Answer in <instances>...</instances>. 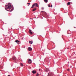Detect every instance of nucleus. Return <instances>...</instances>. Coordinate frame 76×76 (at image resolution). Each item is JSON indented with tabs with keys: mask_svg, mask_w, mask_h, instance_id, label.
I'll list each match as a JSON object with an SVG mask.
<instances>
[{
	"mask_svg": "<svg viewBox=\"0 0 76 76\" xmlns=\"http://www.w3.org/2000/svg\"><path fill=\"white\" fill-rule=\"evenodd\" d=\"M27 4H29H29H30V3H27Z\"/></svg>",
	"mask_w": 76,
	"mask_h": 76,
	"instance_id": "nucleus-16",
	"label": "nucleus"
},
{
	"mask_svg": "<svg viewBox=\"0 0 76 76\" xmlns=\"http://www.w3.org/2000/svg\"><path fill=\"white\" fill-rule=\"evenodd\" d=\"M12 7V6H11L10 4H8L7 5L5 6V9L6 10H7V11H9V12H12L13 9H12L11 10Z\"/></svg>",
	"mask_w": 76,
	"mask_h": 76,
	"instance_id": "nucleus-1",
	"label": "nucleus"
},
{
	"mask_svg": "<svg viewBox=\"0 0 76 76\" xmlns=\"http://www.w3.org/2000/svg\"><path fill=\"white\" fill-rule=\"evenodd\" d=\"M20 66H23V65L21 63L20 64Z\"/></svg>",
	"mask_w": 76,
	"mask_h": 76,
	"instance_id": "nucleus-14",
	"label": "nucleus"
},
{
	"mask_svg": "<svg viewBox=\"0 0 76 76\" xmlns=\"http://www.w3.org/2000/svg\"><path fill=\"white\" fill-rule=\"evenodd\" d=\"M68 71H69V69H68Z\"/></svg>",
	"mask_w": 76,
	"mask_h": 76,
	"instance_id": "nucleus-21",
	"label": "nucleus"
},
{
	"mask_svg": "<svg viewBox=\"0 0 76 76\" xmlns=\"http://www.w3.org/2000/svg\"><path fill=\"white\" fill-rule=\"evenodd\" d=\"M36 10V8H34L33 10V11L34 12L35 11V10Z\"/></svg>",
	"mask_w": 76,
	"mask_h": 76,
	"instance_id": "nucleus-13",
	"label": "nucleus"
},
{
	"mask_svg": "<svg viewBox=\"0 0 76 76\" xmlns=\"http://www.w3.org/2000/svg\"><path fill=\"white\" fill-rule=\"evenodd\" d=\"M38 4L37 3L34 4L32 6L31 8H34V7H38Z\"/></svg>",
	"mask_w": 76,
	"mask_h": 76,
	"instance_id": "nucleus-2",
	"label": "nucleus"
},
{
	"mask_svg": "<svg viewBox=\"0 0 76 76\" xmlns=\"http://www.w3.org/2000/svg\"><path fill=\"white\" fill-rule=\"evenodd\" d=\"M67 4L68 5H70V2H68Z\"/></svg>",
	"mask_w": 76,
	"mask_h": 76,
	"instance_id": "nucleus-12",
	"label": "nucleus"
},
{
	"mask_svg": "<svg viewBox=\"0 0 76 76\" xmlns=\"http://www.w3.org/2000/svg\"><path fill=\"white\" fill-rule=\"evenodd\" d=\"M51 6V7H53V5H52Z\"/></svg>",
	"mask_w": 76,
	"mask_h": 76,
	"instance_id": "nucleus-18",
	"label": "nucleus"
},
{
	"mask_svg": "<svg viewBox=\"0 0 76 76\" xmlns=\"http://www.w3.org/2000/svg\"><path fill=\"white\" fill-rule=\"evenodd\" d=\"M28 50L29 51H31L32 50V49L31 47H29L28 48Z\"/></svg>",
	"mask_w": 76,
	"mask_h": 76,
	"instance_id": "nucleus-3",
	"label": "nucleus"
},
{
	"mask_svg": "<svg viewBox=\"0 0 76 76\" xmlns=\"http://www.w3.org/2000/svg\"><path fill=\"white\" fill-rule=\"evenodd\" d=\"M15 42H17L18 44V42H20L19 41V40H16L15 41Z\"/></svg>",
	"mask_w": 76,
	"mask_h": 76,
	"instance_id": "nucleus-8",
	"label": "nucleus"
},
{
	"mask_svg": "<svg viewBox=\"0 0 76 76\" xmlns=\"http://www.w3.org/2000/svg\"><path fill=\"white\" fill-rule=\"evenodd\" d=\"M39 71H41V69H39Z\"/></svg>",
	"mask_w": 76,
	"mask_h": 76,
	"instance_id": "nucleus-17",
	"label": "nucleus"
},
{
	"mask_svg": "<svg viewBox=\"0 0 76 76\" xmlns=\"http://www.w3.org/2000/svg\"><path fill=\"white\" fill-rule=\"evenodd\" d=\"M36 72H36V71L35 70H33L32 71V73H33V74H35L36 73Z\"/></svg>",
	"mask_w": 76,
	"mask_h": 76,
	"instance_id": "nucleus-6",
	"label": "nucleus"
},
{
	"mask_svg": "<svg viewBox=\"0 0 76 76\" xmlns=\"http://www.w3.org/2000/svg\"><path fill=\"white\" fill-rule=\"evenodd\" d=\"M29 43L31 44H32V43H33V42L32 41H29Z\"/></svg>",
	"mask_w": 76,
	"mask_h": 76,
	"instance_id": "nucleus-10",
	"label": "nucleus"
},
{
	"mask_svg": "<svg viewBox=\"0 0 76 76\" xmlns=\"http://www.w3.org/2000/svg\"><path fill=\"white\" fill-rule=\"evenodd\" d=\"M12 59L13 60H16V58L14 56H13Z\"/></svg>",
	"mask_w": 76,
	"mask_h": 76,
	"instance_id": "nucleus-7",
	"label": "nucleus"
},
{
	"mask_svg": "<svg viewBox=\"0 0 76 76\" xmlns=\"http://www.w3.org/2000/svg\"><path fill=\"white\" fill-rule=\"evenodd\" d=\"M49 71V69L48 68H46L45 70V72H48Z\"/></svg>",
	"mask_w": 76,
	"mask_h": 76,
	"instance_id": "nucleus-9",
	"label": "nucleus"
},
{
	"mask_svg": "<svg viewBox=\"0 0 76 76\" xmlns=\"http://www.w3.org/2000/svg\"><path fill=\"white\" fill-rule=\"evenodd\" d=\"M39 76V74L37 73L36 75V76Z\"/></svg>",
	"mask_w": 76,
	"mask_h": 76,
	"instance_id": "nucleus-15",
	"label": "nucleus"
},
{
	"mask_svg": "<svg viewBox=\"0 0 76 76\" xmlns=\"http://www.w3.org/2000/svg\"><path fill=\"white\" fill-rule=\"evenodd\" d=\"M28 6H29V5H28Z\"/></svg>",
	"mask_w": 76,
	"mask_h": 76,
	"instance_id": "nucleus-23",
	"label": "nucleus"
},
{
	"mask_svg": "<svg viewBox=\"0 0 76 76\" xmlns=\"http://www.w3.org/2000/svg\"><path fill=\"white\" fill-rule=\"evenodd\" d=\"M48 7H50V5H49V6H48Z\"/></svg>",
	"mask_w": 76,
	"mask_h": 76,
	"instance_id": "nucleus-19",
	"label": "nucleus"
},
{
	"mask_svg": "<svg viewBox=\"0 0 76 76\" xmlns=\"http://www.w3.org/2000/svg\"><path fill=\"white\" fill-rule=\"evenodd\" d=\"M49 75V73L48 74V76Z\"/></svg>",
	"mask_w": 76,
	"mask_h": 76,
	"instance_id": "nucleus-20",
	"label": "nucleus"
},
{
	"mask_svg": "<svg viewBox=\"0 0 76 76\" xmlns=\"http://www.w3.org/2000/svg\"><path fill=\"white\" fill-rule=\"evenodd\" d=\"M44 1H45V3H47V2H48V0H44Z\"/></svg>",
	"mask_w": 76,
	"mask_h": 76,
	"instance_id": "nucleus-11",
	"label": "nucleus"
},
{
	"mask_svg": "<svg viewBox=\"0 0 76 76\" xmlns=\"http://www.w3.org/2000/svg\"><path fill=\"white\" fill-rule=\"evenodd\" d=\"M67 49H69V48H67Z\"/></svg>",
	"mask_w": 76,
	"mask_h": 76,
	"instance_id": "nucleus-22",
	"label": "nucleus"
},
{
	"mask_svg": "<svg viewBox=\"0 0 76 76\" xmlns=\"http://www.w3.org/2000/svg\"><path fill=\"white\" fill-rule=\"evenodd\" d=\"M31 31H32L31 30L29 29V34H31V35H32L33 33Z\"/></svg>",
	"mask_w": 76,
	"mask_h": 76,
	"instance_id": "nucleus-4",
	"label": "nucleus"
},
{
	"mask_svg": "<svg viewBox=\"0 0 76 76\" xmlns=\"http://www.w3.org/2000/svg\"><path fill=\"white\" fill-rule=\"evenodd\" d=\"M31 62H32V61L31 59H29L28 60V63L30 64L31 63Z\"/></svg>",
	"mask_w": 76,
	"mask_h": 76,
	"instance_id": "nucleus-5",
	"label": "nucleus"
}]
</instances>
